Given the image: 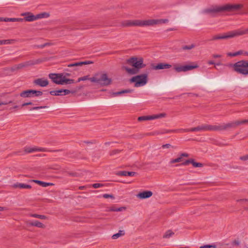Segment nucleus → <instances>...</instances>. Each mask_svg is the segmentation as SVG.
Masks as SVG:
<instances>
[{"label":"nucleus","instance_id":"obj_1","mask_svg":"<svg viewBox=\"0 0 248 248\" xmlns=\"http://www.w3.org/2000/svg\"><path fill=\"white\" fill-rule=\"evenodd\" d=\"M169 22L167 19H157L149 20H128L123 23L124 26H149L156 24H162Z\"/></svg>","mask_w":248,"mask_h":248},{"label":"nucleus","instance_id":"obj_2","mask_svg":"<svg viewBox=\"0 0 248 248\" xmlns=\"http://www.w3.org/2000/svg\"><path fill=\"white\" fill-rule=\"evenodd\" d=\"M226 128L224 125H202L194 128L188 129H181L179 130H174L173 132H188L195 131H204L207 130H217L223 129Z\"/></svg>","mask_w":248,"mask_h":248},{"label":"nucleus","instance_id":"obj_3","mask_svg":"<svg viewBox=\"0 0 248 248\" xmlns=\"http://www.w3.org/2000/svg\"><path fill=\"white\" fill-rule=\"evenodd\" d=\"M242 7L241 4H226L221 6H215L205 10L208 13H217L224 11H232L240 9Z\"/></svg>","mask_w":248,"mask_h":248},{"label":"nucleus","instance_id":"obj_4","mask_svg":"<svg viewBox=\"0 0 248 248\" xmlns=\"http://www.w3.org/2000/svg\"><path fill=\"white\" fill-rule=\"evenodd\" d=\"M90 81L101 86H108L111 82V79L108 78L107 75L103 72L95 74L91 78Z\"/></svg>","mask_w":248,"mask_h":248},{"label":"nucleus","instance_id":"obj_5","mask_svg":"<svg viewBox=\"0 0 248 248\" xmlns=\"http://www.w3.org/2000/svg\"><path fill=\"white\" fill-rule=\"evenodd\" d=\"M248 33V30H238L225 33L223 34H218L213 37L212 40L225 39L232 38L236 36L243 35Z\"/></svg>","mask_w":248,"mask_h":248},{"label":"nucleus","instance_id":"obj_6","mask_svg":"<svg viewBox=\"0 0 248 248\" xmlns=\"http://www.w3.org/2000/svg\"><path fill=\"white\" fill-rule=\"evenodd\" d=\"M49 77L57 84H70L74 83V80L66 78L62 74H50Z\"/></svg>","mask_w":248,"mask_h":248},{"label":"nucleus","instance_id":"obj_7","mask_svg":"<svg viewBox=\"0 0 248 248\" xmlns=\"http://www.w3.org/2000/svg\"><path fill=\"white\" fill-rule=\"evenodd\" d=\"M21 16H24V18H22L23 21L31 22L39 19L47 17H48L49 15L46 13H43L36 15H33L31 12H26L21 14Z\"/></svg>","mask_w":248,"mask_h":248},{"label":"nucleus","instance_id":"obj_8","mask_svg":"<svg viewBox=\"0 0 248 248\" xmlns=\"http://www.w3.org/2000/svg\"><path fill=\"white\" fill-rule=\"evenodd\" d=\"M233 69L236 72L247 75H248V61H241L233 65Z\"/></svg>","mask_w":248,"mask_h":248},{"label":"nucleus","instance_id":"obj_9","mask_svg":"<svg viewBox=\"0 0 248 248\" xmlns=\"http://www.w3.org/2000/svg\"><path fill=\"white\" fill-rule=\"evenodd\" d=\"M147 75L141 74L133 77L130 79L131 82L135 83V86L137 87L143 86L147 82Z\"/></svg>","mask_w":248,"mask_h":248},{"label":"nucleus","instance_id":"obj_10","mask_svg":"<svg viewBox=\"0 0 248 248\" xmlns=\"http://www.w3.org/2000/svg\"><path fill=\"white\" fill-rule=\"evenodd\" d=\"M127 62L138 70L145 66L141 57H132L127 60Z\"/></svg>","mask_w":248,"mask_h":248},{"label":"nucleus","instance_id":"obj_11","mask_svg":"<svg viewBox=\"0 0 248 248\" xmlns=\"http://www.w3.org/2000/svg\"><path fill=\"white\" fill-rule=\"evenodd\" d=\"M42 92L40 91L33 90H28L21 92L20 95L22 97L25 98L39 96L42 95Z\"/></svg>","mask_w":248,"mask_h":248},{"label":"nucleus","instance_id":"obj_12","mask_svg":"<svg viewBox=\"0 0 248 248\" xmlns=\"http://www.w3.org/2000/svg\"><path fill=\"white\" fill-rule=\"evenodd\" d=\"M198 67V65H181L178 64L174 65L173 68L177 72H186L196 68Z\"/></svg>","mask_w":248,"mask_h":248},{"label":"nucleus","instance_id":"obj_13","mask_svg":"<svg viewBox=\"0 0 248 248\" xmlns=\"http://www.w3.org/2000/svg\"><path fill=\"white\" fill-rule=\"evenodd\" d=\"M165 116V113H160L158 114H154L152 115L142 116L139 117L138 118V120L139 121L153 120L164 117Z\"/></svg>","mask_w":248,"mask_h":248},{"label":"nucleus","instance_id":"obj_14","mask_svg":"<svg viewBox=\"0 0 248 248\" xmlns=\"http://www.w3.org/2000/svg\"><path fill=\"white\" fill-rule=\"evenodd\" d=\"M153 193L151 191H143L140 192L137 195V197L140 199H144L151 197Z\"/></svg>","mask_w":248,"mask_h":248},{"label":"nucleus","instance_id":"obj_15","mask_svg":"<svg viewBox=\"0 0 248 248\" xmlns=\"http://www.w3.org/2000/svg\"><path fill=\"white\" fill-rule=\"evenodd\" d=\"M171 67V65L165 63H159L152 66V69L157 70L161 69H169Z\"/></svg>","mask_w":248,"mask_h":248},{"label":"nucleus","instance_id":"obj_16","mask_svg":"<svg viewBox=\"0 0 248 248\" xmlns=\"http://www.w3.org/2000/svg\"><path fill=\"white\" fill-rule=\"evenodd\" d=\"M34 83L41 87H46L48 84V81L46 79L37 78L35 79Z\"/></svg>","mask_w":248,"mask_h":248},{"label":"nucleus","instance_id":"obj_17","mask_svg":"<svg viewBox=\"0 0 248 248\" xmlns=\"http://www.w3.org/2000/svg\"><path fill=\"white\" fill-rule=\"evenodd\" d=\"M25 151L26 153H30L37 151L44 152L46 151V150L44 148H37L36 147H25Z\"/></svg>","mask_w":248,"mask_h":248},{"label":"nucleus","instance_id":"obj_18","mask_svg":"<svg viewBox=\"0 0 248 248\" xmlns=\"http://www.w3.org/2000/svg\"><path fill=\"white\" fill-rule=\"evenodd\" d=\"M13 187L20 189H31V186L24 183H16L12 186Z\"/></svg>","mask_w":248,"mask_h":248},{"label":"nucleus","instance_id":"obj_19","mask_svg":"<svg viewBox=\"0 0 248 248\" xmlns=\"http://www.w3.org/2000/svg\"><path fill=\"white\" fill-rule=\"evenodd\" d=\"M93 62L90 61H87L84 62H75L73 63H71L68 64L67 66L68 67H72L74 66H82L83 65H87V64H93Z\"/></svg>","mask_w":248,"mask_h":248},{"label":"nucleus","instance_id":"obj_20","mask_svg":"<svg viewBox=\"0 0 248 248\" xmlns=\"http://www.w3.org/2000/svg\"><path fill=\"white\" fill-rule=\"evenodd\" d=\"M31 181L33 182L44 187H47L48 186H53L54 185L53 183H46L36 180H31Z\"/></svg>","mask_w":248,"mask_h":248},{"label":"nucleus","instance_id":"obj_21","mask_svg":"<svg viewBox=\"0 0 248 248\" xmlns=\"http://www.w3.org/2000/svg\"><path fill=\"white\" fill-rule=\"evenodd\" d=\"M191 163L193 167H202V164L200 163H197L194 162L193 160H187L185 162L182 163L183 165H187L189 163Z\"/></svg>","mask_w":248,"mask_h":248},{"label":"nucleus","instance_id":"obj_22","mask_svg":"<svg viewBox=\"0 0 248 248\" xmlns=\"http://www.w3.org/2000/svg\"><path fill=\"white\" fill-rule=\"evenodd\" d=\"M2 21L4 22H23V19L21 18H7L2 17Z\"/></svg>","mask_w":248,"mask_h":248},{"label":"nucleus","instance_id":"obj_23","mask_svg":"<svg viewBox=\"0 0 248 248\" xmlns=\"http://www.w3.org/2000/svg\"><path fill=\"white\" fill-rule=\"evenodd\" d=\"M123 68L125 70L127 73L130 74L131 75H134L137 73L139 71L136 69L135 67L134 68H129L127 66H123Z\"/></svg>","mask_w":248,"mask_h":248},{"label":"nucleus","instance_id":"obj_24","mask_svg":"<svg viewBox=\"0 0 248 248\" xmlns=\"http://www.w3.org/2000/svg\"><path fill=\"white\" fill-rule=\"evenodd\" d=\"M29 224L31 226H36L40 228H43L45 227V225L43 223L37 220L31 221Z\"/></svg>","mask_w":248,"mask_h":248},{"label":"nucleus","instance_id":"obj_25","mask_svg":"<svg viewBox=\"0 0 248 248\" xmlns=\"http://www.w3.org/2000/svg\"><path fill=\"white\" fill-rule=\"evenodd\" d=\"M15 40L14 39H7L0 40V45L12 44L14 43Z\"/></svg>","mask_w":248,"mask_h":248},{"label":"nucleus","instance_id":"obj_26","mask_svg":"<svg viewBox=\"0 0 248 248\" xmlns=\"http://www.w3.org/2000/svg\"><path fill=\"white\" fill-rule=\"evenodd\" d=\"M58 95H64L69 94L70 91L67 89H61L58 90Z\"/></svg>","mask_w":248,"mask_h":248},{"label":"nucleus","instance_id":"obj_27","mask_svg":"<svg viewBox=\"0 0 248 248\" xmlns=\"http://www.w3.org/2000/svg\"><path fill=\"white\" fill-rule=\"evenodd\" d=\"M195 45L194 44H190L187 45L183 46L182 47V49L184 50H191L194 48L195 47Z\"/></svg>","mask_w":248,"mask_h":248},{"label":"nucleus","instance_id":"obj_28","mask_svg":"<svg viewBox=\"0 0 248 248\" xmlns=\"http://www.w3.org/2000/svg\"><path fill=\"white\" fill-rule=\"evenodd\" d=\"M124 231H119L118 233L113 234L112 236V238L113 239H116L118 238L119 237L124 235Z\"/></svg>","mask_w":248,"mask_h":248},{"label":"nucleus","instance_id":"obj_29","mask_svg":"<svg viewBox=\"0 0 248 248\" xmlns=\"http://www.w3.org/2000/svg\"><path fill=\"white\" fill-rule=\"evenodd\" d=\"M132 92V90H123L122 91H121V92H116V93H113V96H118L119 95H120L122 93H131Z\"/></svg>","mask_w":248,"mask_h":248},{"label":"nucleus","instance_id":"obj_30","mask_svg":"<svg viewBox=\"0 0 248 248\" xmlns=\"http://www.w3.org/2000/svg\"><path fill=\"white\" fill-rule=\"evenodd\" d=\"M183 161L182 157H178L177 158L175 159H171L169 162L170 164H172L175 163H178L181 162Z\"/></svg>","mask_w":248,"mask_h":248},{"label":"nucleus","instance_id":"obj_31","mask_svg":"<svg viewBox=\"0 0 248 248\" xmlns=\"http://www.w3.org/2000/svg\"><path fill=\"white\" fill-rule=\"evenodd\" d=\"M242 54V51H238L234 53L229 52L227 54V56L231 57H235Z\"/></svg>","mask_w":248,"mask_h":248},{"label":"nucleus","instance_id":"obj_32","mask_svg":"<svg viewBox=\"0 0 248 248\" xmlns=\"http://www.w3.org/2000/svg\"><path fill=\"white\" fill-rule=\"evenodd\" d=\"M174 234V232H172L170 230H169L167 231L164 234L163 237L164 238H170V237L172 236Z\"/></svg>","mask_w":248,"mask_h":248},{"label":"nucleus","instance_id":"obj_33","mask_svg":"<svg viewBox=\"0 0 248 248\" xmlns=\"http://www.w3.org/2000/svg\"><path fill=\"white\" fill-rule=\"evenodd\" d=\"M91 78H90L89 76H88V75L85 76H84L83 77L79 78H78V82H80L81 81H85V80H90Z\"/></svg>","mask_w":248,"mask_h":248},{"label":"nucleus","instance_id":"obj_34","mask_svg":"<svg viewBox=\"0 0 248 248\" xmlns=\"http://www.w3.org/2000/svg\"><path fill=\"white\" fill-rule=\"evenodd\" d=\"M31 216L32 217L38 218H40V219H46V217L45 216L38 215V214H35L31 215Z\"/></svg>","mask_w":248,"mask_h":248},{"label":"nucleus","instance_id":"obj_35","mask_svg":"<svg viewBox=\"0 0 248 248\" xmlns=\"http://www.w3.org/2000/svg\"><path fill=\"white\" fill-rule=\"evenodd\" d=\"M199 248H217V247L215 245H205L202 246H201Z\"/></svg>","mask_w":248,"mask_h":248},{"label":"nucleus","instance_id":"obj_36","mask_svg":"<svg viewBox=\"0 0 248 248\" xmlns=\"http://www.w3.org/2000/svg\"><path fill=\"white\" fill-rule=\"evenodd\" d=\"M103 186V185L102 184L100 183H95L93 184L92 186L94 188H99L100 187H102Z\"/></svg>","mask_w":248,"mask_h":248},{"label":"nucleus","instance_id":"obj_37","mask_svg":"<svg viewBox=\"0 0 248 248\" xmlns=\"http://www.w3.org/2000/svg\"><path fill=\"white\" fill-rule=\"evenodd\" d=\"M102 197L105 199H107V198H109L113 199H114V197L112 195L108 194H104L102 195Z\"/></svg>","mask_w":248,"mask_h":248},{"label":"nucleus","instance_id":"obj_38","mask_svg":"<svg viewBox=\"0 0 248 248\" xmlns=\"http://www.w3.org/2000/svg\"><path fill=\"white\" fill-rule=\"evenodd\" d=\"M46 108V106H44V107H33V108H30V110H37V109H39L43 108Z\"/></svg>","mask_w":248,"mask_h":248},{"label":"nucleus","instance_id":"obj_39","mask_svg":"<svg viewBox=\"0 0 248 248\" xmlns=\"http://www.w3.org/2000/svg\"><path fill=\"white\" fill-rule=\"evenodd\" d=\"M50 93L52 95H58V90L51 91L50 92Z\"/></svg>","mask_w":248,"mask_h":248},{"label":"nucleus","instance_id":"obj_40","mask_svg":"<svg viewBox=\"0 0 248 248\" xmlns=\"http://www.w3.org/2000/svg\"><path fill=\"white\" fill-rule=\"evenodd\" d=\"M247 120H243V121H237L235 122V124L237 125L242 124L244 123H245L246 122H247Z\"/></svg>","mask_w":248,"mask_h":248},{"label":"nucleus","instance_id":"obj_41","mask_svg":"<svg viewBox=\"0 0 248 248\" xmlns=\"http://www.w3.org/2000/svg\"><path fill=\"white\" fill-rule=\"evenodd\" d=\"M135 172L133 171H127V176H133L135 175Z\"/></svg>","mask_w":248,"mask_h":248},{"label":"nucleus","instance_id":"obj_42","mask_svg":"<svg viewBox=\"0 0 248 248\" xmlns=\"http://www.w3.org/2000/svg\"><path fill=\"white\" fill-rule=\"evenodd\" d=\"M124 209H125V208L122 207H120V208H117V209H111V211H123Z\"/></svg>","mask_w":248,"mask_h":248},{"label":"nucleus","instance_id":"obj_43","mask_svg":"<svg viewBox=\"0 0 248 248\" xmlns=\"http://www.w3.org/2000/svg\"><path fill=\"white\" fill-rule=\"evenodd\" d=\"M171 147V145L170 144H164L162 146L163 149L169 148Z\"/></svg>","mask_w":248,"mask_h":248},{"label":"nucleus","instance_id":"obj_44","mask_svg":"<svg viewBox=\"0 0 248 248\" xmlns=\"http://www.w3.org/2000/svg\"><path fill=\"white\" fill-rule=\"evenodd\" d=\"M119 175L121 176H127V171H122L119 172Z\"/></svg>","mask_w":248,"mask_h":248},{"label":"nucleus","instance_id":"obj_45","mask_svg":"<svg viewBox=\"0 0 248 248\" xmlns=\"http://www.w3.org/2000/svg\"><path fill=\"white\" fill-rule=\"evenodd\" d=\"M222 57V55L219 54H213L212 55V57L213 58H221Z\"/></svg>","mask_w":248,"mask_h":248},{"label":"nucleus","instance_id":"obj_46","mask_svg":"<svg viewBox=\"0 0 248 248\" xmlns=\"http://www.w3.org/2000/svg\"><path fill=\"white\" fill-rule=\"evenodd\" d=\"M208 64L209 65H215L216 64V62L213 61V60H210V61H209L208 62H207Z\"/></svg>","mask_w":248,"mask_h":248},{"label":"nucleus","instance_id":"obj_47","mask_svg":"<svg viewBox=\"0 0 248 248\" xmlns=\"http://www.w3.org/2000/svg\"><path fill=\"white\" fill-rule=\"evenodd\" d=\"M240 159L243 160H246L248 159V155L241 156L240 157Z\"/></svg>","mask_w":248,"mask_h":248},{"label":"nucleus","instance_id":"obj_48","mask_svg":"<svg viewBox=\"0 0 248 248\" xmlns=\"http://www.w3.org/2000/svg\"><path fill=\"white\" fill-rule=\"evenodd\" d=\"M31 104H32L31 102L25 103H23L22 105V106L24 107V106H27V105H31Z\"/></svg>","mask_w":248,"mask_h":248},{"label":"nucleus","instance_id":"obj_49","mask_svg":"<svg viewBox=\"0 0 248 248\" xmlns=\"http://www.w3.org/2000/svg\"><path fill=\"white\" fill-rule=\"evenodd\" d=\"M187 156H188L187 154L183 153V154H181L180 156L182 157L183 158V157H184V156L187 157Z\"/></svg>","mask_w":248,"mask_h":248},{"label":"nucleus","instance_id":"obj_50","mask_svg":"<svg viewBox=\"0 0 248 248\" xmlns=\"http://www.w3.org/2000/svg\"><path fill=\"white\" fill-rule=\"evenodd\" d=\"M5 210H6V208L5 207H0V211H3Z\"/></svg>","mask_w":248,"mask_h":248},{"label":"nucleus","instance_id":"obj_51","mask_svg":"<svg viewBox=\"0 0 248 248\" xmlns=\"http://www.w3.org/2000/svg\"><path fill=\"white\" fill-rule=\"evenodd\" d=\"M7 104H8V103H7V102H1V103H0V105H6Z\"/></svg>","mask_w":248,"mask_h":248},{"label":"nucleus","instance_id":"obj_52","mask_svg":"<svg viewBox=\"0 0 248 248\" xmlns=\"http://www.w3.org/2000/svg\"><path fill=\"white\" fill-rule=\"evenodd\" d=\"M221 64V62H218L216 63V64H215V65H220Z\"/></svg>","mask_w":248,"mask_h":248},{"label":"nucleus","instance_id":"obj_53","mask_svg":"<svg viewBox=\"0 0 248 248\" xmlns=\"http://www.w3.org/2000/svg\"><path fill=\"white\" fill-rule=\"evenodd\" d=\"M175 29L172 28V29H169L168 30V31H174L175 30Z\"/></svg>","mask_w":248,"mask_h":248},{"label":"nucleus","instance_id":"obj_54","mask_svg":"<svg viewBox=\"0 0 248 248\" xmlns=\"http://www.w3.org/2000/svg\"><path fill=\"white\" fill-rule=\"evenodd\" d=\"M18 108L17 106H15V107H13L14 108Z\"/></svg>","mask_w":248,"mask_h":248},{"label":"nucleus","instance_id":"obj_55","mask_svg":"<svg viewBox=\"0 0 248 248\" xmlns=\"http://www.w3.org/2000/svg\"><path fill=\"white\" fill-rule=\"evenodd\" d=\"M46 44H45V45H44L42 46H41V47H44L45 46H46Z\"/></svg>","mask_w":248,"mask_h":248},{"label":"nucleus","instance_id":"obj_56","mask_svg":"<svg viewBox=\"0 0 248 248\" xmlns=\"http://www.w3.org/2000/svg\"><path fill=\"white\" fill-rule=\"evenodd\" d=\"M2 21V17H0V22Z\"/></svg>","mask_w":248,"mask_h":248}]
</instances>
